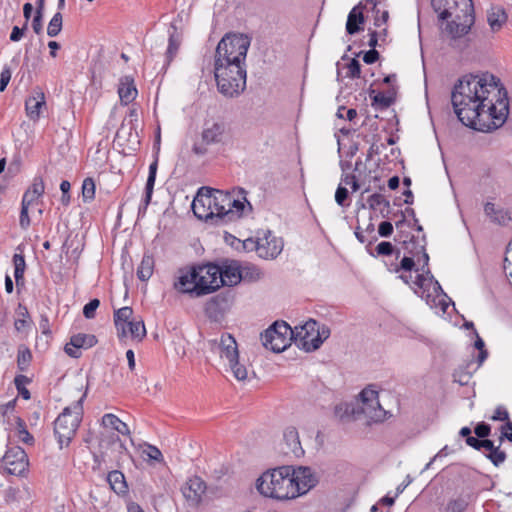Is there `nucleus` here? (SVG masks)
<instances>
[{
    "label": "nucleus",
    "mask_w": 512,
    "mask_h": 512,
    "mask_svg": "<svg viewBox=\"0 0 512 512\" xmlns=\"http://www.w3.org/2000/svg\"><path fill=\"white\" fill-rule=\"evenodd\" d=\"M43 15L40 11H36L32 20V28L36 34H41L43 30Z\"/></svg>",
    "instance_id": "obj_56"
},
{
    "label": "nucleus",
    "mask_w": 512,
    "mask_h": 512,
    "mask_svg": "<svg viewBox=\"0 0 512 512\" xmlns=\"http://www.w3.org/2000/svg\"><path fill=\"white\" fill-rule=\"evenodd\" d=\"M154 271V258L152 255L145 253L142 257L141 263L137 268V277L141 281L150 279Z\"/></svg>",
    "instance_id": "obj_33"
},
{
    "label": "nucleus",
    "mask_w": 512,
    "mask_h": 512,
    "mask_svg": "<svg viewBox=\"0 0 512 512\" xmlns=\"http://www.w3.org/2000/svg\"><path fill=\"white\" fill-rule=\"evenodd\" d=\"M329 335H330V329L325 325L320 326L317 323V332H316V336L314 339V343L310 344V347H308V349L317 350L321 346L323 341L329 337Z\"/></svg>",
    "instance_id": "obj_44"
},
{
    "label": "nucleus",
    "mask_w": 512,
    "mask_h": 512,
    "mask_svg": "<svg viewBox=\"0 0 512 512\" xmlns=\"http://www.w3.org/2000/svg\"><path fill=\"white\" fill-rule=\"evenodd\" d=\"M347 77L355 79L359 78L361 74V65L358 60L352 59L347 65Z\"/></svg>",
    "instance_id": "obj_52"
},
{
    "label": "nucleus",
    "mask_w": 512,
    "mask_h": 512,
    "mask_svg": "<svg viewBox=\"0 0 512 512\" xmlns=\"http://www.w3.org/2000/svg\"><path fill=\"white\" fill-rule=\"evenodd\" d=\"M451 101L459 121L481 132L500 128L509 114L508 93L500 79L488 72L459 79Z\"/></svg>",
    "instance_id": "obj_1"
},
{
    "label": "nucleus",
    "mask_w": 512,
    "mask_h": 512,
    "mask_svg": "<svg viewBox=\"0 0 512 512\" xmlns=\"http://www.w3.org/2000/svg\"><path fill=\"white\" fill-rule=\"evenodd\" d=\"M475 23V15H460L456 13L451 21H447L444 27H441V33L444 39L449 41V45L463 50L469 46L466 38Z\"/></svg>",
    "instance_id": "obj_7"
},
{
    "label": "nucleus",
    "mask_w": 512,
    "mask_h": 512,
    "mask_svg": "<svg viewBox=\"0 0 512 512\" xmlns=\"http://www.w3.org/2000/svg\"><path fill=\"white\" fill-rule=\"evenodd\" d=\"M182 494L190 506L196 507L206 492L205 482L198 476L189 478L181 488Z\"/></svg>",
    "instance_id": "obj_19"
},
{
    "label": "nucleus",
    "mask_w": 512,
    "mask_h": 512,
    "mask_svg": "<svg viewBox=\"0 0 512 512\" xmlns=\"http://www.w3.org/2000/svg\"><path fill=\"white\" fill-rule=\"evenodd\" d=\"M208 345L211 352L227 361L237 380L243 381L247 379L248 371L245 366L239 364L238 348L234 337L230 334H222L220 338L209 340Z\"/></svg>",
    "instance_id": "obj_6"
},
{
    "label": "nucleus",
    "mask_w": 512,
    "mask_h": 512,
    "mask_svg": "<svg viewBox=\"0 0 512 512\" xmlns=\"http://www.w3.org/2000/svg\"><path fill=\"white\" fill-rule=\"evenodd\" d=\"M249 47L250 39L243 34H227L216 47L214 76L218 91L227 98L239 96L246 88Z\"/></svg>",
    "instance_id": "obj_2"
},
{
    "label": "nucleus",
    "mask_w": 512,
    "mask_h": 512,
    "mask_svg": "<svg viewBox=\"0 0 512 512\" xmlns=\"http://www.w3.org/2000/svg\"><path fill=\"white\" fill-rule=\"evenodd\" d=\"M354 413L355 409L347 403L339 404L335 407V414L340 418H344V416Z\"/></svg>",
    "instance_id": "obj_55"
},
{
    "label": "nucleus",
    "mask_w": 512,
    "mask_h": 512,
    "mask_svg": "<svg viewBox=\"0 0 512 512\" xmlns=\"http://www.w3.org/2000/svg\"><path fill=\"white\" fill-rule=\"evenodd\" d=\"M133 309L125 306L115 310L114 324L117 335L120 338L130 337L131 339L141 341L146 336L144 322L141 319H135Z\"/></svg>",
    "instance_id": "obj_8"
},
{
    "label": "nucleus",
    "mask_w": 512,
    "mask_h": 512,
    "mask_svg": "<svg viewBox=\"0 0 512 512\" xmlns=\"http://www.w3.org/2000/svg\"><path fill=\"white\" fill-rule=\"evenodd\" d=\"M27 23H24L23 27L14 26L12 28V32L10 34V40L13 42H18L22 39V37L25 34V31L27 30Z\"/></svg>",
    "instance_id": "obj_57"
},
{
    "label": "nucleus",
    "mask_w": 512,
    "mask_h": 512,
    "mask_svg": "<svg viewBox=\"0 0 512 512\" xmlns=\"http://www.w3.org/2000/svg\"><path fill=\"white\" fill-rule=\"evenodd\" d=\"M17 424H18V437H19L20 441H22L26 444H32L34 441V438L27 431L24 421L21 418H18Z\"/></svg>",
    "instance_id": "obj_47"
},
{
    "label": "nucleus",
    "mask_w": 512,
    "mask_h": 512,
    "mask_svg": "<svg viewBox=\"0 0 512 512\" xmlns=\"http://www.w3.org/2000/svg\"><path fill=\"white\" fill-rule=\"evenodd\" d=\"M284 444L286 449H283L285 454H291L295 457H301L304 450L299 440V434L295 427H288L283 434Z\"/></svg>",
    "instance_id": "obj_25"
},
{
    "label": "nucleus",
    "mask_w": 512,
    "mask_h": 512,
    "mask_svg": "<svg viewBox=\"0 0 512 512\" xmlns=\"http://www.w3.org/2000/svg\"><path fill=\"white\" fill-rule=\"evenodd\" d=\"M368 205L372 210H379L381 214H383L385 209L389 208V201L385 199L382 194H372L368 198Z\"/></svg>",
    "instance_id": "obj_40"
},
{
    "label": "nucleus",
    "mask_w": 512,
    "mask_h": 512,
    "mask_svg": "<svg viewBox=\"0 0 512 512\" xmlns=\"http://www.w3.org/2000/svg\"><path fill=\"white\" fill-rule=\"evenodd\" d=\"M32 360V354L29 348L24 345L19 346L17 353V367L24 372L28 369Z\"/></svg>",
    "instance_id": "obj_39"
},
{
    "label": "nucleus",
    "mask_w": 512,
    "mask_h": 512,
    "mask_svg": "<svg viewBox=\"0 0 512 512\" xmlns=\"http://www.w3.org/2000/svg\"><path fill=\"white\" fill-rule=\"evenodd\" d=\"M413 257L414 256H404L400 261V265L396 266L394 268V271L399 272L400 270H403L405 272H411L412 269L415 267V260Z\"/></svg>",
    "instance_id": "obj_51"
},
{
    "label": "nucleus",
    "mask_w": 512,
    "mask_h": 512,
    "mask_svg": "<svg viewBox=\"0 0 512 512\" xmlns=\"http://www.w3.org/2000/svg\"><path fill=\"white\" fill-rule=\"evenodd\" d=\"M294 331L284 321H276L261 334L263 346L272 352H282L290 346Z\"/></svg>",
    "instance_id": "obj_9"
},
{
    "label": "nucleus",
    "mask_w": 512,
    "mask_h": 512,
    "mask_svg": "<svg viewBox=\"0 0 512 512\" xmlns=\"http://www.w3.org/2000/svg\"><path fill=\"white\" fill-rule=\"evenodd\" d=\"M108 482L111 486V488L117 492L121 493L124 492L126 489V483L124 480V475L120 471H112L108 474Z\"/></svg>",
    "instance_id": "obj_38"
},
{
    "label": "nucleus",
    "mask_w": 512,
    "mask_h": 512,
    "mask_svg": "<svg viewBox=\"0 0 512 512\" xmlns=\"http://www.w3.org/2000/svg\"><path fill=\"white\" fill-rule=\"evenodd\" d=\"M143 454H145L149 459L161 462L163 460V456L161 451L153 445L147 444L146 448L143 450Z\"/></svg>",
    "instance_id": "obj_53"
},
{
    "label": "nucleus",
    "mask_w": 512,
    "mask_h": 512,
    "mask_svg": "<svg viewBox=\"0 0 512 512\" xmlns=\"http://www.w3.org/2000/svg\"><path fill=\"white\" fill-rule=\"evenodd\" d=\"M96 185L92 178H85L82 183V198L85 203L91 202L95 198Z\"/></svg>",
    "instance_id": "obj_41"
},
{
    "label": "nucleus",
    "mask_w": 512,
    "mask_h": 512,
    "mask_svg": "<svg viewBox=\"0 0 512 512\" xmlns=\"http://www.w3.org/2000/svg\"><path fill=\"white\" fill-rule=\"evenodd\" d=\"M207 187L199 189L197 195L192 202V210L194 215L201 220L213 221V210L211 207V195L206 191Z\"/></svg>",
    "instance_id": "obj_20"
},
{
    "label": "nucleus",
    "mask_w": 512,
    "mask_h": 512,
    "mask_svg": "<svg viewBox=\"0 0 512 512\" xmlns=\"http://www.w3.org/2000/svg\"><path fill=\"white\" fill-rule=\"evenodd\" d=\"M118 94L121 102L125 105L129 104L136 98L137 89L134 86V81L131 77L126 76L120 80Z\"/></svg>",
    "instance_id": "obj_29"
},
{
    "label": "nucleus",
    "mask_w": 512,
    "mask_h": 512,
    "mask_svg": "<svg viewBox=\"0 0 512 512\" xmlns=\"http://www.w3.org/2000/svg\"><path fill=\"white\" fill-rule=\"evenodd\" d=\"M393 250V245L387 241L380 242L376 247V251L379 255H391Z\"/></svg>",
    "instance_id": "obj_60"
},
{
    "label": "nucleus",
    "mask_w": 512,
    "mask_h": 512,
    "mask_svg": "<svg viewBox=\"0 0 512 512\" xmlns=\"http://www.w3.org/2000/svg\"><path fill=\"white\" fill-rule=\"evenodd\" d=\"M30 379L25 375H17L14 379L15 386L19 392V394L25 399H30V392L25 387V384L29 383Z\"/></svg>",
    "instance_id": "obj_46"
},
{
    "label": "nucleus",
    "mask_w": 512,
    "mask_h": 512,
    "mask_svg": "<svg viewBox=\"0 0 512 512\" xmlns=\"http://www.w3.org/2000/svg\"><path fill=\"white\" fill-rule=\"evenodd\" d=\"M241 280L257 282L264 278V272L255 265H247L241 269Z\"/></svg>",
    "instance_id": "obj_37"
},
{
    "label": "nucleus",
    "mask_w": 512,
    "mask_h": 512,
    "mask_svg": "<svg viewBox=\"0 0 512 512\" xmlns=\"http://www.w3.org/2000/svg\"><path fill=\"white\" fill-rule=\"evenodd\" d=\"M206 191L211 195L213 221L216 223L224 218H228L229 221L239 218L244 212L245 203L249 210H252L243 189L233 191V193L212 188H206Z\"/></svg>",
    "instance_id": "obj_3"
},
{
    "label": "nucleus",
    "mask_w": 512,
    "mask_h": 512,
    "mask_svg": "<svg viewBox=\"0 0 512 512\" xmlns=\"http://www.w3.org/2000/svg\"><path fill=\"white\" fill-rule=\"evenodd\" d=\"M97 343V339L92 334H76L70 338V341L65 345V352L73 358H78L81 355V349H88Z\"/></svg>",
    "instance_id": "obj_22"
},
{
    "label": "nucleus",
    "mask_w": 512,
    "mask_h": 512,
    "mask_svg": "<svg viewBox=\"0 0 512 512\" xmlns=\"http://www.w3.org/2000/svg\"><path fill=\"white\" fill-rule=\"evenodd\" d=\"M410 253H412L413 256L421 254V256L418 257L417 262L418 263L422 262V267L420 270L422 272H425L428 269V261H429V256L425 251V245L424 244L419 245L416 252L410 251Z\"/></svg>",
    "instance_id": "obj_48"
},
{
    "label": "nucleus",
    "mask_w": 512,
    "mask_h": 512,
    "mask_svg": "<svg viewBox=\"0 0 512 512\" xmlns=\"http://www.w3.org/2000/svg\"><path fill=\"white\" fill-rule=\"evenodd\" d=\"M219 266L221 270V274L218 279L220 287L234 286L241 281V269L237 262L232 261Z\"/></svg>",
    "instance_id": "obj_23"
},
{
    "label": "nucleus",
    "mask_w": 512,
    "mask_h": 512,
    "mask_svg": "<svg viewBox=\"0 0 512 512\" xmlns=\"http://www.w3.org/2000/svg\"><path fill=\"white\" fill-rule=\"evenodd\" d=\"M487 21L493 32L499 31L507 21V14L500 6L492 7L488 11Z\"/></svg>",
    "instance_id": "obj_30"
},
{
    "label": "nucleus",
    "mask_w": 512,
    "mask_h": 512,
    "mask_svg": "<svg viewBox=\"0 0 512 512\" xmlns=\"http://www.w3.org/2000/svg\"><path fill=\"white\" fill-rule=\"evenodd\" d=\"M82 399L73 405L66 407L54 422V434L57 437L60 448L68 446L74 438L82 420Z\"/></svg>",
    "instance_id": "obj_5"
},
{
    "label": "nucleus",
    "mask_w": 512,
    "mask_h": 512,
    "mask_svg": "<svg viewBox=\"0 0 512 512\" xmlns=\"http://www.w3.org/2000/svg\"><path fill=\"white\" fill-rule=\"evenodd\" d=\"M29 205L21 203L19 224L22 229H27L30 226V217L28 214Z\"/></svg>",
    "instance_id": "obj_54"
},
{
    "label": "nucleus",
    "mask_w": 512,
    "mask_h": 512,
    "mask_svg": "<svg viewBox=\"0 0 512 512\" xmlns=\"http://www.w3.org/2000/svg\"><path fill=\"white\" fill-rule=\"evenodd\" d=\"M396 97V88L391 86L386 92H379L373 97V104L381 108H388L393 104Z\"/></svg>",
    "instance_id": "obj_35"
},
{
    "label": "nucleus",
    "mask_w": 512,
    "mask_h": 512,
    "mask_svg": "<svg viewBox=\"0 0 512 512\" xmlns=\"http://www.w3.org/2000/svg\"><path fill=\"white\" fill-rule=\"evenodd\" d=\"M197 283L203 289L200 296L210 294L220 288L218 282L221 274L220 266L216 264H207L196 267Z\"/></svg>",
    "instance_id": "obj_16"
},
{
    "label": "nucleus",
    "mask_w": 512,
    "mask_h": 512,
    "mask_svg": "<svg viewBox=\"0 0 512 512\" xmlns=\"http://www.w3.org/2000/svg\"><path fill=\"white\" fill-rule=\"evenodd\" d=\"M227 134L226 124L223 122H207L201 133L202 143L194 144L192 151L199 156L208 152L207 146L224 142Z\"/></svg>",
    "instance_id": "obj_10"
},
{
    "label": "nucleus",
    "mask_w": 512,
    "mask_h": 512,
    "mask_svg": "<svg viewBox=\"0 0 512 512\" xmlns=\"http://www.w3.org/2000/svg\"><path fill=\"white\" fill-rule=\"evenodd\" d=\"M431 6L441 20L460 15L474 14L472 0H431Z\"/></svg>",
    "instance_id": "obj_13"
},
{
    "label": "nucleus",
    "mask_w": 512,
    "mask_h": 512,
    "mask_svg": "<svg viewBox=\"0 0 512 512\" xmlns=\"http://www.w3.org/2000/svg\"><path fill=\"white\" fill-rule=\"evenodd\" d=\"M378 233L382 237H389L393 233V225L389 221H383L378 227Z\"/></svg>",
    "instance_id": "obj_62"
},
{
    "label": "nucleus",
    "mask_w": 512,
    "mask_h": 512,
    "mask_svg": "<svg viewBox=\"0 0 512 512\" xmlns=\"http://www.w3.org/2000/svg\"><path fill=\"white\" fill-rule=\"evenodd\" d=\"M293 335V341L300 349L311 352L315 349H308L310 344L314 343L317 332V321L310 319L302 326H296Z\"/></svg>",
    "instance_id": "obj_18"
},
{
    "label": "nucleus",
    "mask_w": 512,
    "mask_h": 512,
    "mask_svg": "<svg viewBox=\"0 0 512 512\" xmlns=\"http://www.w3.org/2000/svg\"><path fill=\"white\" fill-rule=\"evenodd\" d=\"M487 458L495 465L499 466L502 464L506 459V453L499 449L498 447H495L494 450H492L489 454H487Z\"/></svg>",
    "instance_id": "obj_49"
},
{
    "label": "nucleus",
    "mask_w": 512,
    "mask_h": 512,
    "mask_svg": "<svg viewBox=\"0 0 512 512\" xmlns=\"http://www.w3.org/2000/svg\"><path fill=\"white\" fill-rule=\"evenodd\" d=\"M474 432L478 438L485 439L486 437L489 436V434L491 432V427H490V425L482 422V423L477 424V426L474 429Z\"/></svg>",
    "instance_id": "obj_58"
},
{
    "label": "nucleus",
    "mask_w": 512,
    "mask_h": 512,
    "mask_svg": "<svg viewBox=\"0 0 512 512\" xmlns=\"http://www.w3.org/2000/svg\"><path fill=\"white\" fill-rule=\"evenodd\" d=\"M257 254L263 259H275L283 250V241L272 235L271 231L258 234Z\"/></svg>",
    "instance_id": "obj_17"
},
{
    "label": "nucleus",
    "mask_w": 512,
    "mask_h": 512,
    "mask_svg": "<svg viewBox=\"0 0 512 512\" xmlns=\"http://www.w3.org/2000/svg\"><path fill=\"white\" fill-rule=\"evenodd\" d=\"M294 499L307 494L318 483L315 472L306 466H289Z\"/></svg>",
    "instance_id": "obj_11"
},
{
    "label": "nucleus",
    "mask_w": 512,
    "mask_h": 512,
    "mask_svg": "<svg viewBox=\"0 0 512 512\" xmlns=\"http://www.w3.org/2000/svg\"><path fill=\"white\" fill-rule=\"evenodd\" d=\"M342 182L345 184V185H350L351 188H352V191H357L360 187L359 185V182H358V179L356 178L355 175L353 174H346L343 178H342Z\"/></svg>",
    "instance_id": "obj_63"
},
{
    "label": "nucleus",
    "mask_w": 512,
    "mask_h": 512,
    "mask_svg": "<svg viewBox=\"0 0 512 512\" xmlns=\"http://www.w3.org/2000/svg\"><path fill=\"white\" fill-rule=\"evenodd\" d=\"M413 284L414 292L422 299H425L426 303L431 306L435 302V296H439L442 293L440 284L434 279L429 269L425 272L421 271V273L417 269Z\"/></svg>",
    "instance_id": "obj_12"
},
{
    "label": "nucleus",
    "mask_w": 512,
    "mask_h": 512,
    "mask_svg": "<svg viewBox=\"0 0 512 512\" xmlns=\"http://www.w3.org/2000/svg\"><path fill=\"white\" fill-rule=\"evenodd\" d=\"M348 198V190L345 187L339 186L335 193V201L340 206H345V201Z\"/></svg>",
    "instance_id": "obj_59"
},
{
    "label": "nucleus",
    "mask_w": 512,
    "mask_h": 512,
    "mask_svg": "<svg viewBox=\"0 0 512 512\" xmlns=\"http://www.w3.org/2000/svg\"><path fill=\"white\" fill-rule=\"evenodd\" d=\"M485 216L494 224L507 226L512 221L511 212L508 209L498 207L492 202L484 204Z\"/></svg>",
    "instance_id": "obj_24"
},
{
    "label": "nucleus",
    "mask_w": 512,
    "mask_h": 512,
    "mask_svg": "<svg viewBox=\"0 0 512 512\" xmlns=\"http://www.w3.org/2000/svg\"><path fill=\"white\" fill-rule=\"evenodd\" d=\"M43 105H45V100L42 93L29 97L25 102L27 116L32 120L38 119Z\"/></svg>",
    "instance_id": "obj_31"
},
{
    "label": "nucleus",
    "mask_w": 512,
    "mask_h": 512,
    "mask_svg": "<svg viewBox=\"0 0 512 512\" xmlns=\"http://www.w3.org/2000/svg\"><path fill=\"white\" fill-rule=\"evenodd\" d=\"M157 167H158L157 160L153 161L149 166V175H148L146 187H145V198H144L145 206L149 205L151 198H152L153 188H154V184H155V180H156Z\"/></svg>",
    "instance_id": "obj_34"
},
{
    "label": "nucleus",
    "mask_w": 512,
    "mask_h": 512,
    "mask_svg": "<svg viewBox=\"0 0 512 512\" xmlns=\"http://www.w3.org/2000/svg\"><path fill=\"white\" fill-rule=\"evenodd\" d=\"M168 47L165 52V64L169 65L180 49L182 44V34L177 30V27L174 24H171L168 30Z\"/></svg>",
    "instance_id": "obj_26"
},
{
    "label": "nucleus",
    "mask_w": 512,
    "mask_h": 512,
    "mask_svg": "<svg viewBox=\"0 0 512 512\" xmlns=\"http://www.w3.org/2000/svg\"><path fill=\"white\" fill-rule=\"evenodd\" d=\"M2 467L10 475L22 476L28 468V457L21 447L6 451L2 458Z\"/></svg>",
    "instance_id": "obj_15"
},
{
    "label": "nucleus",
    "mask_w": 512,
    "mask_h": 512,
    "mask_svg": "<svg viewBox=\"0 0 512 512\" xmlns=\"http://www.w3.org/2000/svg\"><path fill=\"white\" fill-rule=\"evenodd\" d=\"M18 314L22 317L16 319L14 322L15 330L19 333H24L28 327H30L29 313L25 307L19 306Z\"/></svg>",
    "instance_id": "obj_42"
},
{
    "label": "nucleus",
    "mask_w": 512,
    "mask_h": 512,
    "mask_svg": "<svg viewBox=\"0 0 512 512\" xmlns=\"http://www.w3.org/2000/svg\"><path fill=\"white\" fill-rule=\"evenodd\" d=\"M508 418V411L503 406H498L494 411V415L491 417L493 421H505L508 420Z\"/></svg>",
    "instance_id": "obj_61"
},
{
    "label": "nucleus",
    "mask_w": 512,
    "mask_h": 512,
    "mask_svg": "<svg viewBox=\"0 0 512 512\" xmlns=\"http://www.w3.org/2000/svg\"><path fill=\"white\" fill-rule=\"evenodd\" d=\"M44 192L45 185L43 179L38 176L35 177L32 181V184L28 187L23 195L22 204L29 206L37 204L40 198L44 195Z\"/></svg>",
    "instance_id": "obj_28"
},
{
    "label": "nucleus",
    "mask_w": 512,
    "mask_h": 512,
    "mask_svg": "<svg viewBox=\"0 0 512 512\" xmlns=\"http://www.w3.org/2000/svg\"><path fill=\"white\" fill-rule=\"evenodd\" d=\"M102 425L111 428L122 435H129L130 430L128 425L121 421L116 415L108 413L102 417Z\"/></svg>",
    "instance_id": "obj_32"
},
{
    "label": "nucleus",
    "mask_w": 512,
    "mask_h": 512,
    "mask_svg": "<svg viewBox=\"0 0 512 512\" xmlns=\"http://www.w3.org/2000/svg\"><path fill=\"white\" fill-rule=\"evenodd\" d=\"M366 5L362 2H359L348 14L347 22H346V31L348 34L353 35L362 30L361 25L364 24V15L363 10Z\"/></svg>",
    "instance_id": "obj_27"
},
{
    "label": "nucleus",
    "mask_w": 512,
    "mask_h": 512,
    "mask_svg": "<svg viewBox=\"0 0 512 512\" xmlns=\"http://www.w3.org/2000/svg\"><path fill=\"white\" fill-rule=\"evenodd\" d=\"M360 411L372 422H382L386 419V410L381 406L378 399V392L365 388L360 393Z\"/></svg>",
    "instance_id": "obj_14"
},
{
    "label": "nucleus",
    "mask_w": 512,
    "mask_h": 512,
    "mask_svg": "<svg viewBox=\"0 0 512 512\" xmlns=\"http://www.w3.org/2000/svg\"><path fill=\"white\" fill-rule=\"evenodd\" d=\"M470 502V496L460 495L456 498L450 499L446 505V512H465Z\"/></svg>",
    "instance_id": "obj_36"
},
{
    "label": "nucleus",
    "mask_w": 512,
    "mask_h": 512,
    "mask_svg": "<svg viewBox=\"0 0 512 512\" xmlns=\"http://www.w3.org/2000/svg\"><path fill=\"white\" fill-rule=\"evenodd\" d=\"M290 467L280 466L265 471L256 482L259 493L276 500L294 499L293 485L290 478Z\"/></svg>",
    "instance_id": "obj_4"
},
{
    "label": "nucleus",
    "mask_w": 512,
    "mask_h": 512,
    "mask_svg": "<svg viewBox=\"0 0 512 512\" xmlns=\"http://www.w3.org/2000/svg\"><path fill=\"white\" fill-rule=\"evenodd\" d=\"M175 289L182 293H188L192 296L199 297L202 287L197 283L196 267L188 271L181 272L178 280L174 283Z\"/></svg>",
    "instance_id": "obj_21"
},
{
    "label": "nucleus",
    "mask_w": 512,
    "mask_h": 512,
    "mask_svg": "<svg viewBox=\"0 0 512 512\" xmlns=\"http://www.w3.org/2000/svg\"><path fill=\"white\" fill-rule=\"evenodd\" d=\"M100 305L99 299L90 300L83 308V315L87 319H93L95 317V312Z\"/></svg>",
    "instance_id": "obj_50"
},
{
    "label": "nucleus",
    "mask_w": 512,
    "mask_h": 512,
    "mask_svg": "<svg viewBox=\"0 0 512 512\" xmlns=\"http://www.w3.org/2000/svg\"><path fill=\"white\" fill-rule=\"evenodd\" d=\"M13 263H14V277L16 280V283L19 284L20 279H23V274L25 271V259L24 256L21 254H14L13 256Z\"/></svg>",
    "instance_id": "obj_45"
},
{
    "label": "nucleus",
    "mask_w": 512,
    "mask_h": 512,
    "mask_svg": "<svg viewBox=\"0 0 512 512\" xmlns=\"http://www.w3.org/2000/svg\"><path fill=\"white\" fill-rule=\"evenodd\" d=\"M11 79V71L8 68L2 70L0 74V91L3 92Z\"/></svg>",
    "instance_id": "obj_64"
},
{
    "label": "nucleus",
    "mask_w": 512,
    "mask_h": 512,
    "mask_svg": "<svg viewBox=\"0 0 512 512\" xmlns=\"http://www.w3.org/2000/svg\"><path fill=\"white\" fill-rule=\"evenodd\" d=\"M63 17L61 12L54 14L47 27V34L50 37H56L62 30Z\"/></svg>",
    "instance_id": "obj_43"
}]
</instances>
